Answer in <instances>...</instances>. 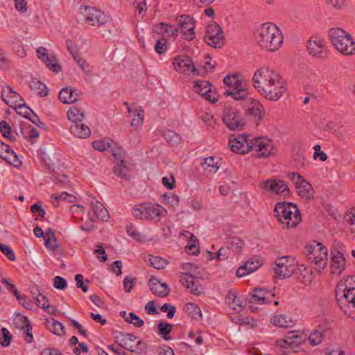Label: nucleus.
I'll use <instances>...</instances> for the list:
<instances>
[{"mask_svg":"<svg viewBox=\"0 0 355 355\" xmlns=\"http://www.w3.org/2000/svg\"><path fill=\"white\" fill-rule=\"evenodd\" d=\"M252 82L262 96L272 101H278L287 90L286 83L280 75L266 66L254 71Z\"/></svg>","mask_w":355,"mask_h":355,"instance_id":"nucleus-1","label":"nucleus"},{"mask_svg":"<svg viewBox=\"0 0 355 355\" xmlns=\"http://www.w3.org/2000/svg\"><path fill=\"white\" fill-rule=\"evenodd\" d=\"M246 135H240L234 139H230L229 145L231 150L239 154L248 153L255 150L256 157H267L275 153L272 141L265 137H253Z\"/></svg>","mask_w":355,"mask_h":355,"instance_id":"nucleus-2","label":"nucleus"},{"mask_svg":"<svg viewBox=\"0 0 355 355\" xmlns=\"http://www.w3.org/2000/svg\"><path fill=\"white\" fill-rule=\"evenodd\" d=\"M255 40L261 49L268 52H275L282 46L284 36L275 24L267 22L261 24L257 29Z\"/></svg>","mask_w":355,"mask_h":355,"instance_id":"nucleus-3","label":"nucleus"},{"mask_svg":"<svg viewBox=\"0 0 355 355\" xmlns=\"http://www.w3.org/2000/svg\"><path fill=\"white\" fill-rule=\"evenodd\" d=\"M336 298L340 308L355 318V277H348L340 282L336 288Z\"/></svg>","mask_w":355,"mask_h":355,"instance_id":"nucleus-4","label":"nucleus"},{"mask_svg":"<svg viewBox=\"0 0 355 355\" xmlns=\"http://www.w3.org/2000/svg\"><path fill=\"white\" fill-rule=\"evenodd\" d=\"M274 211L284 228L295 227L301 220L297 205L291 202H278L275 205Z\"/></svg>","mask_w":355,"mask_h":355,"instance_id":"nucleus-5","label":"nucleus"},{"mask_svg":"<svg viewBox=\"0 0 355 355\" xmlns=\"http://www.w3.org/2000/svg\"><path fill=\"white\" fill-rule=\"evenodd\" d=\"M328 36L333 46L341 53L352 55L355 53V43L348 33L340 28L329 31Z\"/></svg>","mask_w":355,"mask_h":355,"instance_id":"nucleus-6","label":"nucleus"},{"mask_svg":"<svg viewBox=\"0 0 355 355\" xmlns=\"http://www.w3.org/2000/svg\"><path fill=\"white\" fill-rule=\"evenodd\" d=\"M306 257L318 272L326 268L328 260L327 250L322 243L314 241L310 244L306 248Z\"/></svg>","mask_w":355,"mask_h":355,"instance_id":"nucleus-7","label":"nucleus"},{"mask_svg":"<svg viewBox=\"0 0 355 355\" xmlns=\"http://www.w3.org/2000/svg\"><path fill=\"white\" fill-rule=\"evenodd\" d=\"M166 209L158 205L150 202L135 205L132 214L137 219L158 222Z\"/></svg>","mask_w":355,"mask_h":355,"instance_id":"nucleus-8","label":"nucleus"},{"mask_svg":"<svg viewBox=\"0 0 355 355\" xmlns=\"http://www.w3.org/2000/svg\"><path fill=\"white\" fill-rule=\"evenodd\" d=\"M175 26L182 37L187 41H192L196 37V20L194 18L186 14L177 15L174 19Z\"/></svg>","mask_w":355,"mask_h":355,"instance_id":"nucleus-9","label":"nucleus"},{"mask_svg":"<svg viewBox=\"0 0 355 355\" xmlns=\"http://www.w3.org/2000/svg\"><path fill=\"white\" fill-rule=\"evenodd\" d=\"M223 83L228 87L224 92L225 96H231L236 101L245 100L248 97V91L243 85L242 81L239 80L237 75L226 76Z\"/></svg>","mask_w":355,"mask_h":355,"instance_id":"nucleus-10","label":"nucleus"},{"mask_svg":"<svg viewBox=\"0 0 355 355\" xmlns=\"http://www.w3.org/2000/svg\"><path fill=\"white\" fill-rule=\"evenodd\" d=\"M223 122L231 130H240L245 125L242 114L234 107L224 109L222 116Z\"/></svg>","mask_w":355,"mask_h":355,"instance_id":"nucleus-11","label":"nucleus"},{"mask_svg":"<svg viewBox=\"0 0 355 355\" xmlns=\"http://www.w3.org/2000/svg\"><path fill=\"white\" fill-rule=\"evenodd\" d=\"M291 181L295 185L298 195L306 200L313 197V189L311 184L297 173L288 174Z\"/></svg>","mask_w":355,"mask_h":355,"instance_id":"nucleus-12","label":"nucleus"},{"mask_svg":"<svg viewBox=\"0 0 355 355\" xmlns=\"http://www.w3.org/2000/svg\"><path fill=\"white\" fill-rule=\"evenodd\" d=\"M205 41L214 48H220L223 45V32L218 24L213 22L207 26Z\"/></svg>","mask_w":355,"mask_h":355,"instance_id":"nucleus-13","label":"nucleus"},{"mask_svg":"<svg viewBox=\"0 0 355 355\" xmlns=\"http://www.w3.org/2000/svg\"><path fill=\"white\" fill-rule=\"evenodd\" d=\"M85 21L92 26H102L110 21V17L94 7H85Z\"/></svg>","mask_w":355,"mask_h":355,"instance_id":"nucleus-14","label":"nucleus"},{"mask_svg":"<svg viewBox=\"0 0 355 355\" xmlns=\"http://www.w3.org/2000/svg\"><path fill=\"white\" fill-rule=\"evenodd\" d=\"M277 277L286 279L289 277L295 270V259L291 257H282L275 261L273 268Z\"/></svg>","mask_w":355,"mask_h":355,"instance_id":"nucleus-15","label":"nucleus"},{"mask_svg":"<svg viewBox=\"0 0 355 355\" xmlns=\"http://www.w3.org/2000/svg\"><path fill=\"white\" fill-rule=\"evenodd\" d=\"M307 50L311 56L317 58L325 59L328 56L324 40L318 37H311L307 41Z\"/></svg>","mask_w":355,"mask_h":355,"instance_id":"nucleus-16","label":"nucleus"},{"mask_svg":"<svg viewBox=\"0 0 355 355\" xmlns=\"http://www.w3.org/2000/svg\"><path fill=\"white\" fill-rule=\"evenodd\" d=\"M306 339V336L299 331H289L284 339L277 340V344L284 349H295Z\"/></svg>","mask_w":355,"mask_h":355,"instance_id":"nucleus-17","label":"nucleus"},{"mask_svg":"<svg viewBox=\"0 0 355 355\" xmlns=\"http://www.w3.org/2000/svg\"><path fill=\"white\" fill-rule=\"evenodd\" d=\"M261 188L272 193L281 195L284 197L290 194V190L284 181L279 179H268L261 183Z\"/></svg>","mask_w":355,"mask_h":355,"instance_id":"nucleus-18","label":"nucleus"},{"mask_svg":"<svg viewBox=\"0 0 355 355\" xmlns=\"http://www.w3.org/2000/svg\"><path fill=\"white\" fill-rule=\"evenodd\" d=\"M346 261L341 250L334 248L331 251V272L334 275H340L345 268Z\"/></svg>","mask_w":355,"mask_h":355,"instance_id":"nucleus-19","label":"nucleus"},{"mask_svg":"<svg viewBox=\"0 0 355 355\" xmlns=\"http://www.w3.org/2000/svg\"><path fill=\"white\" fill-rule=\"evenodd\" d=\"M247 100L246 114L257 124L262 121L264 116V110L258 100L254 98H245Z\"/></svg>","mask_w":355,"mask_h":355,"instance_id":"nucleus-20","label":"nucleus"},{"mask_svg":"<svg viewBox=\"0 0 355 355\" xmlns=\"http://www.w3.org/2000/svg\"><path fill=\"white\" fill-rule=\"evenodd\" d=\"M252 292L250 299V304H263L269 303L270 297L275 296L274 292L265 287L254 288Z\"/></svg>","mask_w":355,"mask_h":355,"instance_id":"nucleus-21","label":"nucleus"},{"mask_svg":"<svg viewBox=\"0 0 355 355\" xmlns=\"http://www.w3.org/2000/svg\"><path fill=\"white\" fill-rule=\"evenodd\" d=\"M37 58L45 63L47 68L58 73L61 71V67L58 64V60L54 55L47 53V50L44 47H39L36 50Z\"/></svg>","mask_w":355,"mask_h":355,"instance_id":"nucleus-22","label":"nucleus"},{"mask_svg":"<svg viewBox=\"0 0 355 355\" xmlns=\"http://www.w3.org/2000/svg\"><path fill=\"white\" fill-rule=\"evenodd\" d=\"M173 64L174 68L177 71L180 73H193L197 71L193 65V61L191 58L186 55H179L173 59Z\"/></svg>","mask_w":355,"mask_h":355,"instance_id":"nucleus-23","label":"nucleus"},{"mask_svg":"<svg viewBox=\"0 0 355 355\" xmlns=\"http://www.w3.org/2000/svg\"><path fill=\"white\" fill-rule=\"evenodd\" d=\"M179 278L182 285L189 288L192 294L198 295L203 293V287L199 283V280L194 279L188 272L181 273Z\"/></svg>","mask_w":355,"mask_h":355,"instance_id":"nucleus-24","label":"nucleus"},{"mask_svg":"<svg viewBox=\"0 0 355 355\" xmlns=\"http://www.w3.org/2000/svg\"><path fill=\"white\" fill-rule=\"evenodd\" d=\"M193 88L196 93L209 102L216 103L218 101L217 98L213 96L211 93V84L209 82L205 80L196 81Z\"/></svg>","mask_w":355,"mask_h":355,"instance_id":"nucleus-25","label":"nucleus"},{"mask_svg":"<svg viewBox=\"0 0 355 355\" xmlns=\"http://www.w3.org/2000/svg\"><path fill=\"white\" fill-rule=\"evenodd\" d=\"M148 286L151 292L159 297H166L170 293V288L168 285L164 282H162L155 277L150 278Z\"/></svg>","mask_w":355,"mask_h":355,"instance_id":"nucleus-26","label":"nucleus"},{"mask_svg":"<svg viewBox=\"0 0 355 355\" xmlns=\"http://www.w3.org/2000/svg\"><path fill=\"white\" fill-rule=\"evenodd\" d=\"M1 96L3 101L12 107H14L20 102H24L21 96L8 85L2 89Z\"/></svg>","mask_w":355,"mask_h":355,"instance_id":"nucleus-27","label":"nucleus"},{"mask_svg":"<svg viewBox=\"0 0 355 355\" xmlns=\"http://www.w3.org/2000/svg\"><path fill=\"white\" fill-rule=\"evenodd\" d=\"M0 157L15 167H19L21 164L17 154L7 145L2 144L0 146Z\"/></svg>","mask_w":355,"mask_h":355,"instance_id":"nucleus-28","label":"nucleus"},{"mask_svg":"<svg viewBox=\"0 0 355 355\" xmlns=\"http://www.w3.org/2000/svg\"><path fill=\"white\" fill-rule=\"evenodd\" d=\"M120 335L121 337L119 339L120 346L131 352H135L138 349V345H140L141 342V340H138L136 343V340L137 339L136 336L130 334L120 333Z\"/></svg>","mask_w":355,"mask_h":355,"instance_id":"nucleus-29","label":"nucleus"},{"mask_svg":"<svg viewBox=\"0 0 355 355\" xmlns=\"http://www.w3.org/2000/svg\"><path fill=\"white\" fill-rule=\"evenodd\" d=\"M153 31L162 37H172L174 39L178 35L175 26L165 22H159L155 25Z\"/></svg>","mask_w":355,"mask_h":355,"instance_id":"nucleus-30","label":"nucleus"},{"mask_svg":"<svg viewBox=\"0 0 355 355\" xmlns=\"http://www.w3.org/2000/svg\"><path fill=\"white\" fill-rule=\"evenodd\" d=\"M92 211L94 216L99 220H107L109 218V214L107 210L105 208L103 205L98 201L96 198H92Z\"/></svg>","mask_w":355,"mask_h":355,"instance_id":"nucleus-31","label":"nucleus"},{"mask_svg":"<svg viewBox=\"0 0 355 355\" xmlns=\"http://www.w3.org/2000/svg\"><path fill=\"white\" fill-rule=\"evenodd\" d=\"M225 300L229 307L236 311L240 312L244 308L241 300L237 297L235 291H230L226 295Z\"/></svg>","mask_w":355,"mask_h":355,"instance_id":"nucleus-32","label":"nucleus"},{"mask_svg":"<svg viewBox=\"0 0 355 355\" xmlns=\"http://www.w3.org/2000/svg\"><path fill=\"white\" fill-rule=\"evenodd\" d=\"M70 132L79 138H87L91 135L89 128L80 122L72 123L70 127Z\"/></svg>","mask_w":355,"mask_h":355,"instance_id":"nucleus-33","label":"nucleus"},{"mask_svg":"<svg viewBox=\"0 0 355 355\" xmlns=\"http://www.w3.org/2000/svg\"><path fill=\"white\" fill-rule=\"evenodd\" d=\"M270 322L278 327L284 329L292 327L295 324V321L286 315H275L271 318Z\"/></svg>","mask_w":355,"mask_h":355,"instance_id":"nucleus-34","label":"nucleus"},{"mask_svg":"<svg viewBox=\"0 0 355 355\" xmlns=\"http://www.w3.org/2000/svg\"><path fill=\"white\" fill-rule=\"evenodd\" d=\"M113 171L116 176L120 177L122 179L128 180L130 177L129 173L130 170L127 165V162L123 159H120V162H116Z\"/></svg>","mask_w":355,"mask_h":355,"instance_id":"nucleus-35","label":"nucleus"},{"mask_svg":"<svg viewBox=\"0 0 355 355\" xmlns=\"http://www.w3.org/2000/svg\"><path fill=\"white\" fill-rule=\"evenodd\" d=\"M244 246V241L239 237H232L226 243V248L234 254H239Z\"/></svg>","mask_w":355,"mask_h":355,"instance_id":"nucleus-36","label":"nucleus"},{"mask_svg":"<svg viewBox=\"0 0 355 355\" xmlns=\"http://www.w3.org/2000/svg\"><path fill=\"white\" fill-rule=\"evenodd\" d=\"M46 327L55 335L61 336L65 334L64 325L53 318L46 320Z\"/></svg>","mask_w":355,"mask_h":355,"instance_id":"nucleus-37","label":"nucleus"},{"mask_svg":"<svg viewBox=\"0 0 355 355\" xmlns=\"http://www.w3.org/2000/svg\"><path fill=\"white\" fill-rule=\"evenodd\" d=\"M73 90L70 87H65L60 90L58 98L61 102L66 104L75 103L78 101L73 95Z\"/></svg>","mask_w":355,"mask_h":355,"instance_id":"nucleus-38","label":"nucleus"},{"mask_svg":"<svg viewBox=\"0 0 355 355\" xmlns=\"http://www.w3.org/2000/svg\"><path fill=\"white\" fill-rule=\"evenodd\" d=\"M17 321L22 322L26 326V327L24 328L22 330L24 333V340L26 343H31L33 340V336L31 332L32 327L31 324L26 317H24L21 315H17Z\"/></svg>","mask_w":355,"mask_h":355,"instance_id":"nucleus-39","label":"nucleus"},{"mask_svg":"<svg viewBox=\"0 0 355 355\" xmlns=\"http://www.w3.org/2000/svg\"><path fill=\"white\" fill-rule=\"evenodd\" d=\"M219 159L216 157H209L202 163V168L209 173H215L219 168Z\"/></svg>","mask_w":355,"mask_h":355,"instance_id":"nucleus-40","label":"nucleus"},{"mask_svg":"<svg viewBox=\"0 0 355 355\" xmlns=\"http://www.w3.org/2000/svg\"><path fill=\"white\" fill-rule=\"evenodd\" d=\"M144 110L141 107H137L135 108L132 119L131 121V126L135 128H140L144 123Z\"/></svg>","mask_w":355,"mask_h":355,"instance_id":"nucleus-41","label":"nucleus"},{"mask_svg":"<svg viewBox=\"0 0 355 355\" xmlns=\"http://www.w3.org/2000/svg\"><path fill=\"white\" fill-rule=\"evenodd\" d=\"M67 117L73 123H76L81 122L85 115L80 108L76 106H73L67 112Z\"/></svg>","mask_w":355,"mask_h":355,"instance_id":"nucleus-42","label":"nucleus"},{"mask_svg":"<svg viewBox=\"0 0 355 355\" xmlns=\"http://www.w3.org/2000/svg\"><path fill=\"white\" fill-rule=\"evenodd\" d=\"M30 87L32 90L37 91V94L40 96H46L48 95L49 89L40 80H32L30 83Z\"/></svg>","mask_w":355,"mask_h":355,"instance_id":"nucleus-43","label":"nucleus"},{"mask_svg":"<svg viewBox=\"0 0 355 355\" xmlns=\"http://www.w3.org/2000/svg\"><path fill=\"white\" fill-rule=\"evenodd\" d=\"M121 315L124 318L125 320L128 323H132L136 327H141L144 325V322L135 313L130 312L128 313V316H126V312H121Z\"/></svg>","mask_w":355,"mask_h":355,"instance_id":"nucleus-44","label":"nucleus"},{"mask_svg":"<svg viewBox=\"0 0 355 355\" xmlns=\"http://www.w3.org/2000/svg\"><path fill=\"white\" fill-rule=\"evenodd\" d=\"M159 335L162 336V338L166 340H171L170 336H167L173 329V325L166 322H161L157 325Z\"/></svg>","mask_w":355,"mask_h":355,"instance_id":"nucleus-45","label":"nucleus"},{"mask_svg":"<svg viewBox=\"0 0 355 355\" xmlns=\"http://www.w3.org/2000/svg\"><path fill=\"white\" fill-rule=\"evenodd\" d=\"M166 141L171 146L178 144L181 141V137L173 130H168L164 132L163 135Z\"/></svg>","mask_w":355,"mask_h":355,"instance_id":"nucleus-46","label":"nucleus"},{"mask_svg":"<svg viewBox=\"0 0 355 355\" xmlns=\"http://www.w3.org/2000/svg\"><path fill=\"white\" fill-rule=\"evenodd\" d=\"M148 261L151 266L158 270L163 269L167 264L166 259L157 256H150Z\"/></svg>","mask_w":355,"mask_h":355,"instance_id":"nucleus-47","label":"nucleus"},{"mask_svg":"<svg viewBox=\"0 0 355 355\" xmlns=\"http://www.w3.org/2000/svg\"><path fill=\"white\" fill-rule=\"evenodd\" d=\"M324 338L323 333L320 331H314L307 338L309 343L313 346L320 344Z\"/></svg>","mask_w":355,"mask_h":355,"instance_id":"nucleus-48","label":"nucleus"},{"mask_svg":"<svg viewBox=\"0 0 355 355\" xmlns=\"http://www.w3.org/2000/svg\"><path fill=\"white\" fill-rule=\"evenodd\" d=\"M15 110L17 112L23 116L24 118H28L33 110L28 107L25 103H19L17 105L14 107Z\"/></svg>","mask_w":355,"mask_h":355,"instance_id":"nucleus-49","label":"nucleus"},{"mask_svg":"<svg viewBox=\"0 0 355 355\" xmlns=\"http://www.w3.org/2000/svg\"><path fill=\"white\" fill-rule=\"evenodd\" d=\"M186 309H187V311L189 312V313L191 315V317L193 318L198 320V318H200L202 317L201 310L195 304H193V303L187 304Z\"/></svg>","mask_w":355,"mask_h":355,"instance_id":"nucleus-50","label":"nucleus"},{"mask_svg":"<svg viewBox=\"0 0 355 355\" xmlns=\"http://www.w3.org/2000/svg\"><path fill=\"white\" fill-rule=\"evenodd\" d=\"M110 146V142L107 139L96 140L92 142L93 148L98 151L106 150Z\"/></svg>","mask_w":355,"mask_h":355,"instance_id":"nucleus-51","label":"nucleus"},{"mask_svg":"<svg viewBox=\"0 0 355 355\" xmlns=\"http://www.w3.org/2000/svg\"><path fill=\"white\" fill-rule=\"evenodd\" d=\"M0 131L4 137L11 140L15 139L14 137H12L11 128L6 121H2L0 122Z\"/></svg>","mask_w":355,"mask_h":355,"instance_id":"nucleus-52","label":"nucleus"},{"mask_svg":"<svg viewBox=\"0 0 355 355\" xmlns=\"http://www.w3.org/2000/svg\"><path fill=\"white\" fill-rule=\"evenodd\" d=\"M73 58L78 67L85 73H89L91 71L89 64L84 59L80 58L78 54H73Z\"/></svg>","mask_w":355,"mask_h":355,"instance_id":"nucleus-53","label":"nucleus"},{"mask_svg":"<svg viewBox=\"0 0 355 355\" xmlns=\"http://www.w3.org/2000/svg\"><path fill=\"white\" fill-rule=\"evenodd\" d=\"M0 251L10 260L15 261L16 257L14 251L8 245L0 243Z\"/></svg>","mask_w":355,"mask_h":355,"instance_id":"nucleus-54","label":"nucleus"},{"mask_svg":"<svg viewBox=\"0 0 355 355\" xmlns=\"http://www.w3.org/2000/svg\"><path fill=\"white\" fill-rule=\"evenodd\" d=\"M189 252L193 254H196L198 252V241L193 234H190V243L187 246Z\"/></svg>","mask_w":355,"mask_h":355,"instance_id":"nucleus-55","label":"nucleus"},{"mask_svg":"<svg viewBox=\"0 0 355 355\" xmlns=\"http://www.w3.org/2000/svg\"><path fill=\"white\" fill-rule=\"evenodd\" d=\"M3 338H0V344L3 347H8L12 338V334L6 328L1 329Z\"/></svg>","mask_w":355,"mask_h":355,"instance_id":"nucleus-56","label":"nucleus"},{"mask_svg":"<svg viewBox=\"0 0 355 355\" xmlns=\"http://www.w3.org/2000/svg\"><path fill=\"white\" fill-rule=\"evenodd\" d=\"M166 44V39L158 40L155 45V51L159 55L164 53L167 49Z\"/></svg>","mask_w":355,"mask_h":355,"instance_id":"nucleus-57","label":"nucleus"},{"mask_svg":"<svg viewBox=\"0 0 355 355\" xmlns=\"http://www.w3.org/2000/svg\"><path fill=\"white\" fill-rule=\"evenodd\" d=\"M123 287L125 293H130V291L134 288L136 284L135 278L130 276H127L123 279Z\"/></svg>","mask_w":355,"mask_h":355,"instance_id":"nucleus-58","label":"nucleus"},{"mask_svg":"<svg viewBox=\"0 0 355 355\" xmlns=\"http://www.w3.org/2000/svg\"><path fill=\"white\" fill-rule=\"evenodd\" d=\"M53 286L56 289L64 290L67 286L66 279L60 276H56L53 279Z\"/></svg>","mask_w":355,"mask_h":355,"instance_id":"nucleus-59","label":"nucleus"},{"mask_svg":"<svg viewBox=\"0 0 355 355\" xmlns=\"http://www.w3.org/2000/svg\"><path fill=\"white\" fill-rule=\"evenodd\" d=\"M329 6L336 10H342L347 6V0H327Z\"/></svg>","mask_w":355,"mask_h":355,"instance_id":"nucleus-60","label":"nucleus"},{"mask_svg":"<svg viewBox=\"0 0 355 355\" xmlns=\"http://www.w3.org/2000/svg\"><path fill=\"white\" fill-rule=\"evenodd\" d=\"M1 283L6 286V289L11 293L14 295V296L16 297L17 295H19V293L17 290L15 286L10 283L9 280L6 278H3L1 279Z\"/></svg>","mask_w":355,"mask_h":355,"instance_id":"nucleus-61","label":"nucleus"},{"mask_svg":"<svg viewBox=\"0 0 355 355\" xmlns=\"http://www.w3.org/2000/svg\"><path fill=\"white\" fill-rule=\"evenodd\" d=\"M347 221L352 234L355 236V211H350L347 214Z\"/></svg>","mask_w":355,"mask_h":355,"instance_id":"nucleus-62","label":"nucleus"},{"mask_svg":"<svg viewBox=\"0 0 355 355\" xmlns=\"http://www.w3.org/2000/svg\"><path fill=\"white\" fill-rule=\"evenodd\" d=\"M19 303L21 304L27 309H32L33 303L25 295H21L20 294L16 297Z\"/></svg>","mask_w":355,"mask_h":355,"instance_id":"nucleus-63","label":"nucleus"},{"mask_svg":"<svg viewBox=\"0 0 355 355\" xmlns=\"http://www.w3.org/2000/svg\"><path fill=\"white\" fill-rule=\"evenodd\" d=\"M33 123L35 124L37 127L44 128L45 124L42 122L38 116L33 111L28 118Z\"/></svg>","mask_w":355,"mask_h":355,"instance_id":"nucleus-64","label":"nucleus"}]
</instances>
